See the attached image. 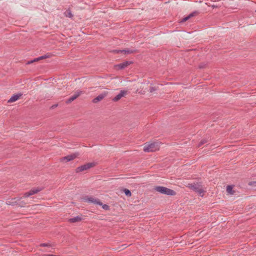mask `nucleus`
<instances>
[{"mask_svg": "<svg viewBox=\"0 0 256 256\" xmlns=\"http://www.w3.org/2000/svg\"><path fill=\"white\" fill-rule=\"evenodd\" d=\"M160 143L158 142H148L144 144V150L146 152H152L158 150Z\"/></svg>", "mask_w": 256, "mask_h": 256, "instance_id": "nucleus-1", "label": "nucleus"}, {"mask_svg": "<svg viewBox=\"0 0 256 256\" xmlns=\"http://www.w3.org/2000/svg\"><path fill=\"white\" fill-rule=\"evenodd\" d=\"M154 189L156 190L161 194L169 196H174L176 194V192L164 186H156Z\"/></svg>", "mask_w": 256, "mask_h": 256, "instance_id": "nucleus-2", "label": "nucleus"}, {"mask_svg": "<svg viewBox=\"0 0 256 256\" xmlns=\"http://www.w3.org/2000/svg\"><path fill=\"white\" fill-rule=\"evenodd\" d=\"M79 154L78 153H74L66 156L63 157L60 159V162H66L71 161L78 156Z\"/></svg>", "mask_w": 256, "mask_h": 256, "instance_id": "nucleus-3", "label": "nucleus"}, {"mask_svg": "<svg viewBox=\"0 0 256 256\" xmlns=\"http://www.w3.org/2000/svg\"><path fill=\"white\" fill-rule=\"evenodd\" d=\"M94 166L95 164L94 162L88 163L78 168L76 170V172H81L84 170H86L88 168H90L92 167H94Z\"/></svg>", "mask_w": 256, "mask_h": 256, "instance_id": "nucleus-4", "label": "nucleus"}, {"mask_svg": "<svg viewBox=\"0 0 256 256\" xmlns=\"http://www.w3.org/2000/svg\"><path fill=\"white\" fill-rule=\"evenodd\" d=\"M84 202L92 203L94 204L102 205V202L98 198L93 196H87L84 198Z\"/></svg>", "mask_w": 256, "mask_h": 256, "instance_id": "nucleus-5", "label": "nucleus"}, {"mask_svg": "<svg viewBox=\"0 0 256 256\" xmlns=\"http://www.w3.org/2000/svg\"><path fill=\"white\" fill-rule=\"evenodd\" d=\"M188 186L198 192L200 196H204L205 190L202 188L192 184H188Z\"/></svg>", "mask_w": 256, "mask_h": 256, "instance_id": "nucleus-6", "label": "nucleus"}, {"mask_svg": "<svg viewBox=\"0 0 256 256\" xmlns=\"http://www.w3.org/2000/svg\"><path fill=\"white\" fill-rule=\"evenodd\" d=\"M42 190V188H34L30 190L29 192H26L24 194L23 197L26 198L34 194H37L39 192Z\"/></svg>", "mask_w": 256, "mask_h": 256, "instance_id": "nucleus-7", "label": "nucleus"}, {"mask_svg": "<svg viewBox=\"0 0 256 256\" xmlns=\"http://www.w3.org/2000/svg\"><path fill=\"white\" fill-rule=\"evenodd\" d=\"M131 64H132L131 62L126 61L123 63L114 66V68L117 70H122V69H124L125 68L127 67L128 66H129Z\"/></svg>", "mask_w": 256, "mask_h": 256, "instance_id": "nucleus-8", "label": "nucleus"}, {"mask_svg": "<svg viewBox=\"0 0 256 256\" xmlns=\"http://www.w3.org/2000/svg\"><path fill=\"white\" fill-rule=\"evenodd\" d=\"M82 94V92L80 90H78L75 92L74 94L70 98L66 101V103L70 104L76 100L77 98H78L81 94Z\"/></svg>", "mask_w": 256, "mask_h": 256, "instance_id": "nucleus-9", "label": "nucleus"}, {"mask_svg": "<svg viewBox=\"0 0 256 256\" xmlns=\"http://www.w3.org/2000/svg\"><path fill=\"white\" fill-rule=\"evenodd\" d=\"M108 94L107 92H104L100 95H98V96L95 98L93 100L92 102L94 103H98V102L102 100H103Z\"/></svg>", "mask_w": 256, "mask_h": 256, "instance_id": "nucleus-10", "label": "nucleus"}, {"mask_svg": "<svg viewBox=\"0 0 256 256\" xmlns=\"http://www.w3.org/2000/svg\"><path fill=\"white\" fill-rule=\"evenodd\" d=\"M128 94L127 90H122L120 91V93L118 94L112 100L114 102L118 101L119 100H120L124 96H126Z\"/></svg>", "mask_w": 256, "mask_h": 256, "instance_id": "nucleus-11", "label": "nucleus"}, {"mask_svg": "<svg viewBox=\"0 0 256 256\" xmlns=\"http://www.w3.org/2000/svg\"><path fill=\"white\" fill-rule=\"evenodd\" d=\"M22 94H18L13 95L8 100V102H13L18 100L22 96Z\"/></svg>", "mask_w": 256, "mask_h": 256, "instance_id": "nucleus-12", "label": "nucleus"}, {"mask_svg": "<svg viewBox=\"0 0 256 256\" xmlns=\"http://www.w3.org/2000/svg\"><path fill=\"white\" fill-rule=\"evenodd\" d=\"M198 14L196 12H194L190 14L188 16L184 18L182 20H180V22H184L188 20H189L192 17L196 16Z\"/></svg>", "mask_w": 256, "mask_h": 256, "instance_id": "nucleus-13", "label": "nucleus"}, {"mask_svg": "<svg viewBox=\"0 0 256 256\" xmlns=\"http://www.w3.org/2000/svg\"><path fill=\"white\" fill-rule=\"evenodd\" d=\"M81 220H82L81 218L79 216H76L74 218H72L70 219L69 221L71 222H80Z\"/></svg>", "mask_w": 256, "mask_h": 256, "instance_id": "nucleus-14", "label": "nucleus"}, {"mask_svg": "<svg viewBox=\"0 0 256 256\" xmlns=\"http://www.w3.org/2000/svg\"><path fill=\"white\" fill-rule=\"evenodd\" d=\"M64 14L66 17H68L69 18H72L73 17L72 14L71 12L69 10H66L64 12Z\"/></svg>", "mask_w": 256, "mask_h": 256, "instance_id": "nucleus-15", "label": "nucleus"}, {"mask_svg": "<svg viewBox=\"0 0 256 256\" xmlns=\"http://www.w3.org/2000/svg\"><path fill=\"white\" fill-rule=\"evenodd\" d=\"M232 186H228L226 188V192L228 194H232L234 193V192L232 190Z\"/></svg>", "mask_w": 256, "mask_h": 256, "instance_id": "nucleus-16", "label": "nucleus"}, {"mask_svg": "<svg viewBox=\"0 0 256 256\" xmlns=\"http://www.w3.org/2000/svg\"><path fill=\"white\" fill-rule=\"evenodd\" d=\"M124 194L127 196H131V192L128 189H124Z\"/></svg>", "mask_w": 256, "mask_h": 256, "instance_id": "nucleus-17", "label": "nucleus"}, {"mask_svg": "<svg viewBox=\"0 0 256 256\" xmlns=\"http://www.w3.org/2000/svg\"><path fill=\"white\" fill-rule=\"evenodd\" d=\"M122 52H124L125 54H130L133 52L134 51L130 50H124L122 51Z\"/></svg>", "mask_w": 256, "mask_h": 256, "instance_id": "nucleus-18", "label": "nucleus"}, {"mask_svg": "<svg viewBox=\"0 0 256 256\" xmlns=\"http://www.w3.org/2000/svg\"><path fill=\"white\" fill-rule=\"evenodd\" d=\"M102 206V208L103 209L105 210H109V206L107 204H102L101 205Z\"/></svg>", "mask_w": 256, "mask_h": 256, "instance_id": "nucleus-19", "label": "nucleus"}, {"mask_svg": "<svg viewBox=\"0 0 256 256\" xmlns=\"http://www.w3.org/2000/svg\"><path fill=\"white\" fill-rule=\"evenodd\" d=\"M40 60V57L38 58H35L34 60H33L32 61H30V62H28V64H32V62H37L38 60Z\"/></svg>", "mask_w": 256, "mask_h": 256, "instance_id": "nucleus-20", "label": "nucleus"}, {"mask_svg": "<svg viewBox=\"0 0 256 256\" xmlns=\"http://www.w3.org/2000/svg\"><path fill=\"white\" fill-rule=\"evenodd\" d=\"M48 58V56H40V60H42V59H44V58Z\"/></svg>", "mask_w": 256, "mask_h": 256, "instance_id": "nucleus-21", "label": "nucleus"}, {"mask_svg": "<svg viewBox=\"0 0 256 256\" xmlns=\"http://www.w3.org/2000/svg\"><path fill=\"white\" fill-rule=\"evenodd\" d=\"M40 246H50V244H42Z\"/></svg>", "mask_w": 256, "mask_h": 256, "instance_id": "nucleus-22", "label": "nucleus"}, {"mask_svg": "<svg viewBox=\"0 0 256 256\" xmlns=\"http://www.w3.org/2000/svg\"><path fill=\"white\" fill-rule=\"evenodd\" d=\"M205 142H205V141H204V140L202 141V142H200V144L199 145V146H201L202 144H204V143H205Z\"/></svg>", "mask_w": 256, "mask_h": 256, "instance_id": "nucleus-23", "label": "nucleus"}, {"mask_svg": "<svg viewBox=\"0 0 256 256\" xmlns=\"http://www.w3.org/2000/svg\"><path fill=\"white\" fill-rule=\"evenodd\" d=\"M212 8H215V6H212Z\"/></svg>", "mask_w": 256, "mask_h": 256, "instance_id": "nucleus-24", "label": "nucleus"}, {"mask_svg": "<svg viewBox=\"0 0 256 256\" xmlns=\"http://www.w3.org/2000/svg\"><path fill=\"white\" fill-rule=\"evenodd\" d=\"M255 12H256V10H255Z\"/></svg>", "mask_w": 256, "mask_h": 256, "instance_id": "nucleus-25", "label": "nucleus"}]
</instances>
